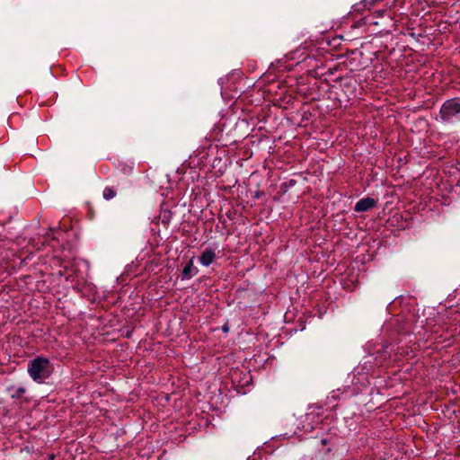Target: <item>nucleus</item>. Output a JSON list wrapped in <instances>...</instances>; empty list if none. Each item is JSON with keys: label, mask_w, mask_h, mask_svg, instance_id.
<instances>
[{"label": "nucleus", "mask_w": 460, "mask_h": 460, "mask_svg": "<svg viewBox=\"0 0 460 460\" xmlns=\"http://www.w3.org/2000/svg\"><path fill=\"white\" fill-rule=\"evenodd\" d=\"M416 327H413L412 329H408V330H405L404 332H414Z\"/></svg>", "instance_id": "obj_13"}, {"label": "nucleus", "mask_w": 460, "mask_h": 460, "mask_svg": "<svg viewBox=\"0 0 460 460\" xmlns=\"http://www.w3.org/2000/svg\"><path fill=\"white\" fill-rule=\"evenodd\" d=\"M118 168L124 173V174H131L133 172V164L132 163H126V162H119L118 164Z\"/></svg>", "instance_id": "obj_8"}, {"label": "nucleus", "mask_w": 460, "mask_h": 460, "mask_svg": "<svg viewBox=\"0 0 460 460\" xmlns=\"http://www.w3.org/2000/svg\"><path fill=\"white\" fill-rule=\"evenodd\" d=\"M25 393V389L23 387H18L13 394H12V398H20Z\"/></svg>", "instance_id": "obj_9"}, {"label": "nucleus", "mask_w": 460, "mask_h": 460, "mask_svg": "<svg viewBox=\"0 0 460 460\" xmlns=\"http://www.w3.org/2000/svg\"><path fill=\"white\" fill-rule=\"evenodd\" d=\"M58 274L59 277L64 276V272L62 270H59Z\"/></svg>", "instance_id": "obj_15"}, {"label": "nucleus", "mask_w": 460, "mask_h": 460, "mask_svg": "<svg viewBox=\"0 0 460 460\" xmlns=\"http://www.w3.org/2000/svg\"><path fill=\"white\" fill-rule=\"evenodd\" d=\"M295 183H296V181H295V180H290V181H288V185H289V186H293V185H295Z\"/></svg>", "instance_id": "obj_11"}, {"label": "nucleus", "mask_w": 460, "mask_h": 460, "mask_svg": "<svg viewBox=\"0 0 460 460\" xmlns=\"http://www.w3.org/2000/svg\"><path fill=\"white\" fill-rule=\"evenodd\" d=\"M198 273V269L194 267L193 261L190 260L181 271V279H189Z\"/></svg>", "instance_id": "obj_5"}, {"label": "nucleus", "mask_w": 460, "mask_h": 460, "mask_svg": "<svg viewBox=\"0 0 460 460\" xmlns=\"http://www.w3.org/2000/svg\"><path fill=\"white\" fill-rule=\"evenodd\" d=\"M321 443H322V445L325 446L327 444V439L326 438H323Z\"/></svg>", "instance_id": "obj_12"}, {"label": "nucleus", "mask_w": 460, "mask_h": 460, "mask_svg": "<svg viewBox=\"0 0 460 460\" xmlns=\"http://www.w3.org/2000/svg\"><path fill=\"white\" fill-rule=\"evenodd\" d=\"M376 206V200L373 198L367 197L359 199L355 207L354 210L356 212H366L370 210L371 208H375Z\"/></svg>", "instance_id": "obj_3"}, {"label": "nucleus", "mask_w": 460, "mask_h": 460, "mask_svg": "<svg viewBox=\"0 0 460 460\" xmlns=\"http://www.w3.org/2000/svg\"><path fill=\"white\" fill-rule=\"evenodd\" d=\"M385 10H378L375 12V14H376L377 17H382L385 13Z\"/></svg>", "instance_id": "obj_10"}, {"label": "nucleus", "mask_w": 460, "mask_h": 460, "mask_svg": "<svg viewBox=\"0 0 460 460\" xmlns=\"http://www.w3.org/2000/svg\"><path fill=\"white\" fill-rule=\"evenodd\" d=\"M117 196V190L114 186H107L102 191V197L106 200H110Z\"/></svg>", "instance_id": "obj_7"}, {"label": "nucleus", "mask_w": 460, "mask_h": 460, "mask_svg": "<svg viewBox=\"0 0 460 460\" xmlns=\"http://www.w3.org/2000/svg\"><path fill=\"white\" fill-rule=\"evenodd\" d=\"M439 114L441 119L450 122L454 118L460 117V98L456 97L447 100L441 106Z\"/></svg>", "instance_id": "obj_2"}, {"label": "nucleus", "mask_w": 460, "mask_h": 460, "mask_svg": "<svg viewBox=\"0 0 460 460\" xmlns=\"http://www.w3.org/2000/svg\"><path fill=\"white\" fill-rule=\"evenodd\" d=\"M223 331H224V332H227V331H228V327H227V325H224V326H223Z\"/></svg>", "instance_id": "obj_14"}, {"label": "nucleus", "mask_w": 460, "mask_h": 460, "mask_svg": "<svg viewBox=\"0 0 460 460\" xmlns=\"http://www.w3.org/2000/svg\"><path fill=\"white\" fill-rule=\"evenodd\" d=\"M216 254L212 249H205L200 257L199 262L204 266H209L215 260Z\"/></svg>", "instance_id": "obj_6"}, {"label": "nucleus", "mask_w": 460, "mask_h": 460, "mask_svg": "<svg viewBox=\"0 0 460 460\" xmlns=\"http://www.w3.org/2000/svg\"><path fill=\"white\" fill-rule=\"evenodd\" d=\"M443 330V326L439 323H432V321H427L425 331L426 332H429V334L427 336V341L431 340L433 335H436L437 339L438 337L441 338L443 334L441 333V331Z\"/></svg>", "instance_id": "obj_4"}, {"label": "nucleus", "mask_w": 460, "mask_h": 460, "mask_svg": "<svg viewBox=\"0 0 460 460\" xmlns=\"http://www.w3.org/2000/svg\"><path fill=\"white\" fill-rule=\"evenodd\" d=\"M28 373L33 381L42 383L52 373V367L49 358L38 356L30 361Z\"/></svg>", "instance_id": "obj_1"}]
</instances>
